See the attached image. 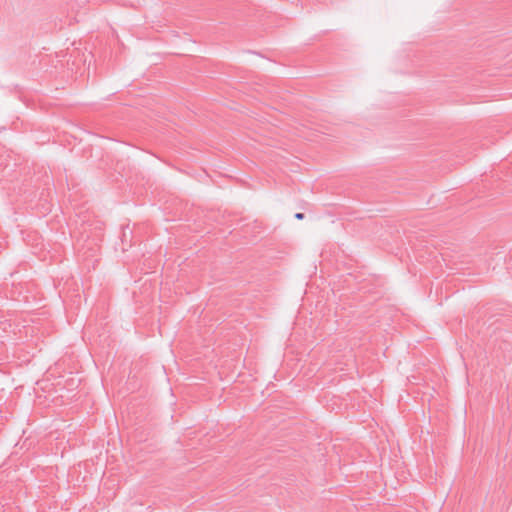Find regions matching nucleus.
I'll use <instances>...</instances> for the list:
<instances>
[{"label":"nucleus","instance_id":"nucleus-1","mask_svg":"<svg viewBox=\"0 0 512 512\" xmlns=\"http://www.w3.org/2000/svg\"><path fill=\"white\" fill-rule=\"evenodd\" d=\"M295 218L298 219V220H302L304 218V214L303 213H296L295 214Z\"/></svg>","mask_w":512,"mask_h":512}]
</instances>
